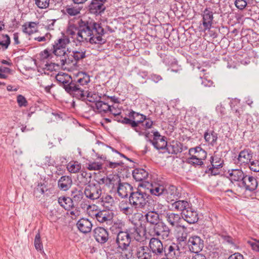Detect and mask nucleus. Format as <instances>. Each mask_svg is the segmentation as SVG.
Here are the masks:
<instances>
[{
    "label": "nucleus",
    "instance_id": "f3484780",
    "mask_svg": "<svg viewBox=\"0 0 259 259\" xmlns=\"http://www.w3.org/2000/svg\"><path fill=\"white\" fill-rule=\"evenodd\" d=\"M202 19L201 24L204 31L209 30L212 27L213 19V13L210 8H206L201 14Z\"/></svg>",
    "mask_w": 259,
    "mask_h": 259
},
{
    "label": "nucleus",
    "instance_id": "69168bd1",
    "mask_svg": "<svg viewBox=\"0 0 259 259\" xmlns=\"http://www.w3.org/2000/svg\"><path fill=\"white\" fill-rule=\"evenodd\" d=\"M247 243L251 247L253 250L259 252V240H249L247 241Z\"/></svg>",
    "mask_w": 259,
    "mask_h": 259
},
{
    "label": "nucleus",
    "instance_id": "7c9ffc66",
    "mask_svg": "<svg viewBox=\"0 0 259 259\" xmlns=\"http://www.w3.org/2000/svg\"><path fill=\"white\" fill-rule=\"evenodd\" d=\"M128 116L133 119L132 126H135L136 125L138 124L144 123V121L146 120L145 115L133 110L128 113Z\"/></svg>",
    "mask_w": 259,
    "mask_h": 259
},
{
    "label": "nucleus",
    "instance_id": "3c124183",
    "mask_svg": "<svg viewBox=\"0 0 259 259\" xmlns=\"http://www.w3.org/2000/svg\"><path fill=\"white\" fill-rule=\"evenodd\" d=\"M108 184L109 186L110 185H112L114 186L115 185H119V183H121V179L120 177L118 176V175H110L108 176Z\"/></svg>",
    "mask_w": 259,
    "mask_h": 259
},
{
    "label": "nucleus",
    "instance_id": "7ed1b4c3",
    "mask_svg": "<svg viewBox=\"0 0 259 259\" xmlns=\"http://www.w3.org/2000/svg\"><path fill=\"white\" fill-rule=\"evenodd\" d=\"M147 141L158 150L165 149L167 146V138L160 135L157 131H147Z\"/></svg>",
    "mask_w": 259,
    "mask_h": 259
},
{
    "label": "nucleus",
    "instance_id": "72a5a7b5",
    "mask_svg": "<svg viewBox=\"0 0 259 259\" xmlns=\"http://www.w3.org/2000/svg\"><path fill=\"white\" fill-rule=\"evenodd\" d=\"M157 176L155 174H149L147 172V189L150 192L151 189H154L159 184L157 183Z\"/></svg>",
    "mask_w": 259,
    "mask_h": 259
},
{
    "label": "nucleus",
    "instance_id": "c03bdc74",
    "mask_svg": "<svg viewBox=\"0 0 259 259\" xmlns=\"http://www.w3.org/2000/svg\"><path fill=\"white\" fill-rule=\"evenodd\" d=\"M206 242L210 247V249H214L218 248V238L215 235H208L206 238Z\"/></svg>",
    "mask_w": 259,
    "mask_h": 259
},
{
    "label": "nucleus",
    "instance_id": "338daca9",
    "mask_svg": "<svg viewBox=\"0 0 259 259\" xmlns=\"http://www.w3.org/2000/svg\"><path fill=\"white\" fill-rule=\"evenodd\" d=\"M123 164L124 163L122 161L112 162L110 161H107V162L105 163V166L110 168H115L118 166H122Z\"/></svg>",
    "mask_w": 259,
    "mask_h": 259
},
{
    "label": "nucleus",
    "instance_id": "4468645a",
    "mask_svg": "<svg viewBox=\"0 0 259 259\" xmlns=\"http://www.w3.org/2000/svg\"><path fill=\"white\" fill-rule=\"evenodd\" d=\"M162 256L165 257L161 259H176V257L180 253L179 244L172 242L164 246Z\"/></svg>",
    "mask_w": 259,
    "mask_h": 259
},
{
    "label": "nucleus",
    "instance_id": "bf43d9fd",
    "mask_svg": "<svg viewBox=\"0 0 259 259\" xmlns=\"http://www.w3.org/2000/svg\"><path fill=\"white\" fill-rule=\"evenodd\" d=\"M48 188L47 185L45 183H38L37 186L34 189V192L36 193H39L41 194H43L45 192L47 191Z\"/></svg>",
    "mask_w": 259,
    "mask_h": 259
},
{
    "label": "nucleus",
    "instance_id": "e2e57ef3",
    "mask_svg": "<svg viewBox=\"0 0 259 259\" xmlns=\"http://www.w3.org/2000/svg\"><path fill=\"white\" fill-rule=\"evenodd\" d=\"M3 36L4 38H5L6 39L3 41L0 40V46L4 48V50H6L11 43V39L8 34H3Z\"/></svg>",
    "mask_w": 259,
    "mask_h": 259
},
{
    "label": "nucleus",
    "instance_id": "a18cd8bd",
    "mask_svg": "<svg viewBox=\"0 0 259 259\" xmlns=\"http://www.w3.org/2000/svg\"><path fill=\"white\" fill-rule=\"evenodd\" d=\"M83 194L84 192L83 193L81 190L74 189L71 191V199L73 200V202L78 203L82 199Z\"/></svg>",
    "mask_w": 259,
    "mask_h": 259
},
{
    "label": "nucleus",
    "instance_id": "864d4df0",
    "mask_svg": "<svg viewBox=\"0 0 259 259\" xmlns=\"http://www.w3.org/2000/svg\"><path fill=\"white\" fill-rule=\"evenodd\" d=\"M156 203L150 195H147V211L156 210L154 208Z\"/></svg>",
    "mask_w": 259,
    "mask_h": 259
},
{
    "label": "nucleus",
    "instance_id": "f704fd0d",
    "mask_svg": "<svg viewBox=\"0 0 259 259\" xmlns=\"http://www.w3.org/2000/svg\"><path fill=\"white\" fill-rule=\"evenodd\" d=\"M58 203L65 210H69L74 206L73 200L69 197H60L58 199Z\"/></svg>",
    "mask_w": 259,
    "mask_h": 259
},
{
    "label": "nucleus",
    "instance_id": "a211bd4d",
    "mask_svg": "<svg viewBox=\"0 0 259 259\" xmlns=\"http://www.w3.org/2000/svg\"><path fill=\"white\" fill-rule=\"evenodd\" d=\"M165 218L167 222L172 227L179 228H182L186 229V227L182 225L183 218L181 214L175 213L174 212H166Z\"/></svg>",
    "mask_w": 259,
    "mask_h": 259
},
{
    "label": "nucleus",
    "instance_id": "aec40b11",
    "mask_svg": "<svg viewBox=\"0 0 259 259\" xmlns=\"http://www.w3.org/2000/svg\"><path fill=\"white\" fill-rule=\"evenodd\" d=\"M183 221H186L190 224H195L197 222L198 220V214L191 205L189 208L184 211L181 214Z\"/></svg>",
    "mask_w": 259,
    "mask_h": 259
},
{
    "label": "nucleus",
    "instance_id": "2eb2a0df",
    "mask_svg": "<svg viewBox=\"0 0 259 259\" xmlns=\"http://www.w3.org/2000/svg\"><path fill=\"white\" fill-rule=\"evenodd\" d=\"M102 194V189L100 184H90L84 189V194L85 197L92 200L99 199Z\"/></svg>",
    "mask_w": 259,
    "mask_h": 259
},
{
    "label": "nucleus",
    "instance_id": "dca6fc26",
    "mask_svg": "<svg viewBox=\"0 0 259 259\" xmlns=\"http://www.w3.org/2000/svg\"><path fill=\"white\" fill-rule=\"evenodd\" d=\"M169 154L177 155L188 149L187 146L177 140H172L168 143L165 149Z\"/></svg>",
    "mask_w": 259,
    "mask_h": 259
},
{
    "label": "nucleus",
    "instance_id": "2f4dec72",
    "mask_svg": "<svg viewBox=\"0 0 259 259\" xmlns=\"http://www.w3.org/2000/svg\"><path fill=\"white\" fill-rule=\"evenodd\" d=\"M97 221L100 223L110 222L113 218V213L104 210L100 211L95 215Z\"/></svg>",
    "mask_w": 259,
    "mask_h": 259
},
{
    "label": "nucleus",
    "instance_id": "c85d7f7f",
    "mask_svg": "<svg viewBox=\"0 0 259 259\" xmlns=\"http://www.w3.org/2000/svg\"><path fill=\"white\" fill-rule=\"evenodd\" d=\"M228 172L229 173L228 178L231 182H238L240 183L245 176L243 171L239 169L228 170Z\"/></svg>",
    "mask_w": 259,
    "mask_h": 259
},
{
    "label": "nucleus",
    "instance_id": "1a4fd4ad",
    "mask_svg": "<svg viewBox=\"0 0 259 259\" xmlns=\"http://www.w3.org/2000/svg\"><path fill=\"white\" fill-rule=\"evenodd\" d=\"M131 241L130 234L126 231H120L117 235L116 243L117 245L118 251H126Z\"/></svg>",
    "mask_w": 259,
    "mask_h": 259
},
{
    "label": "nucleus",
    "instance_id": "13d9d810",
    "mask_svg": "<svg viewBox=\"0 0 259 259\" xmlns=\"http://www.w3.org/2000/svg\"><path fill=\"white\" fill-rule=\"evenodd\" d=\"M34 243L36 250H42L43 247L41 241L40 233L39 232L35 235Z\"/></svg>",
    "mask_w": 259,
    "mask_h": 259
},
{
    "label": "nucleus",
    "instance_id": "e433bc0d",
    "mask_svg": "<svg viewBox=\"0 0 259 259\" xmlns=\"http://www.w3.org/2000/svg\"><path fill=\"white\" fill-rule=\"evenodd\" d=\"M209 161L211 165V168L219 169L223 166L224 160L217 155L211 156Z\"/></svg>",
    "mask_w": 259,
    "mask_h": 259
},
{
    "label": "nucleus",
    "instance_id": "393cba45",
    "mask_svg": "<svg viewBox=\"0 0 259 259\" xmlns=\"http://www.w3.org/2000/svg\"><path fill=\"white\" fill-rule=\"evenodd\" d=\"M172 209L174 210L181 211V214L186 210L191 205V204L185 200L178 199L174 201L171 204Z\"/></svg>",
    "mask_w": 259,
    "mask_h": 259
},
{
    "label": "nucleus",
    "instance_id": "052dcab7",
    "mask_svg": "<svg viewBox=\"0 0 259 259\" xmlns=\"http://www.w3.org/2000/svg\"><path fill=\"white\" fill-rule=\"evenodd\" d=\"M137 256L138 259H146V251H145L144 243L140 246L137 250Z\"/></svg>",
    "mask_w": 259,
    "mask_h": 259
},
{
    "label": "nucleus",
    "instance_id": "f8f14e48",
    "mask_svg": "<svg viewBox=\"0 0 259 259\" xmlns=\"http://www.w3.org/2000/svg\"><path fill=\"white\" fill-rule=\"evenodd\" d=\"M140 226L135 231V239L138 242H143L146 240V214L145 216L142 213H138Z\"/></svg>",
    "mask_w": 259,
    "mask_h": 259
},
{
    "label": "nucleus",
    "instance_id": "b1692460",
    "mask_svg": "<svg viewBox=\"0 0 259 259\" xmlns=\"http://www.w3.org/2000/svg\"><path fill=\"white\" fill-rule=\"evenodd\" d=\"M189 155H193V159L204 161L207 157L206 151L202 149L200 146H196L194 148H191L189 150Z\"/></svg>",
    "mask_w": 259,
    "mask_h": 259
},
{
    "label": "nucleus",
    "instance_id": "680f3d73",
    "mask_svg": "<svg viewBox=\"0 0 259 259\" xmlns=\"http://www.w3.org/2000/svg\"><path fill=\"white\" fill-rule=\"evenodd\" d=\"M88 169L90 170H100L102 169V164L98 162H91L88 164Z\"/></svg>",
    "mask_w": 259,
    "mask_h": 259
},
{
    "label": "nucleus",
    "instance_id": "6e6d98bb",
    "mask_svg": "<svg viewBox=\"0 0 259 259\" xmlns=\"http://www.w3.org/2000/svg\"><path fill=\"white\" fill-rule=\"evenodd\" d=\"M87 97L88 98V101L90 102H95V103L98 101H100L101 98V97L98 94L92 92L88 93Z\"/></svg>",
    "mask_w": 259,
    "mask_h": 259
},
{
    "label": "nucleus",
    "instance_id": "423d86ee",
    "mask_svg": "<svg viewBox=\"0 0 259 259\" xmlns=\"http://www.w3.org/2000/svg\"><path fill=\"white\" fill-rule=\"evenodd\" d=\"M64 89L73 98L81 100L85 99L84 90L82 88H79L78 84H76L75 80L72 79Z\"/></svg>",
    "mask_w": 259,
    "mask_h": 259
},
{
    "label": "nucleus",
    "instance_id": "09e8293b",
    "mask_svg": "<svg viewBox=\"0 0 259 259\" xmlns=\"http://www.w3.org/2000/svg\"><path fill=\"white\" fill-rule=\"evenodd\" d=\"M190 157L188 158L187 160V162L191 165L196 167L197 166L201 167L202 165H204V162L202 160H199V159L197 158L193 159V155H190Z\"/></svg>",
    "mask_w": 259,
    "mask_h": 259
},
{
    "label": "nucleus",
    "instance_id": "49530a36",
    "mask_svg": "<svg viewBox=\"0 0 259 259\" xmlns=\"http://www.w3.org/2000/svg\"><path fill=\"white\" fill-rule=\"evenodd\" d=\"M47 218L51 222H56L60 217L58 211L56 209H53L48 212Z\"/></svg>",
    "mask_w": 259,
    "mask_h": 259
},
{
    "label": "nucleus",
    "instance_id": "bb28decb",
    "mask_svg": "<svg viewBox=\"0 0 259 259\" xmlns=\"http://www.w3.org/2000/svg\"><path fill=\"white\" fill-rule=\"evenodd\" d=\"M76 226L81 232L86 234L91 232L93 225L89 219L81 218L78 221Z\"/></svg>",
    "mask_w": 259,
    "mask_h": 259
},
{
    "label": "nucleus",
    "instance_id": "6e6552de",
    "mask_svg": "<svg viewBox=\"0 0 259 259\" xmlns=\"http://www.w3.org/2000/svg\"><path fill=\"white\" fill-rule=\"evenodd\" d=\"M189 250L194 253H199L204 246V240L198 235L190 236L187 241Z\"/></svg>",
    "mask_w": 259,
    "mask_h": 259
},
{
    "label": "nucleus",
    "instance_id": "cd10ccee",
    "mask_svg": "<svg viewBox=\"0 0 259 259\" xmlns=\"http://www.w3.org/2000/svg\"><path fill=\"white\" fill-rule=\"evenodd\" d=\"M253 153L249 149H244L238 155V160L242 163L248 164L252 161Z\"/></svg>",
    "mask_w": 259,
    "mask_h": 259
},
{
    "label": "nucleus",
    "instance_id": "a19ab883",
    "mask_svg": "<svg viewBox=\"0 0 259 259\" xmlns=\"http://www.w3.org/2000/svg\"><path fill=\"white\" fill-rule=\"evenodd\" d=\"M155 38L150 43H147V48H149L151 49H156L158 51L163 50V48L165 49V46L162 42H160L161 40L159 37H155Z\"/></svg>",
    "mask_w": 259,
    "mask_h": 259
},
{
    "label": "nucleus",
    "instance_id": "0e129e2a",
    "mask_svg": "<svg viewBox=\"0 0 259 259\" xmlns=\"http://www.w3.org/2000/svg\"><path fill=\"white\" fill-rule=\"evenodd\" d=\"M17 102L19 107H26L28 102L26 98L22 95H19L17 97Z\"/></svg>",
    "mask_w": 259,
    "mask_h": 259
},
{
    "label": "nucleus",
    "instance_id": "6ab92c4d",
    "mask_svg": "<svg viewBox=\"0 0 259 259\" xmlns=\"http://www.w3.org/2000/svg\"><path fill=\"white\" fill-rule=\"evenodd\" d=\"M155 111L156 103L150 99H147V129L150 128L154 123Z\"/></svg>",
    "mask_w": 259,
    "mask_h": 259
},
{
    "label": "nucleus",
    "instance_id": "58836bf2",
    "mask_svg": "<svg viewBox=\"0 0 259 259\" xmlns=\"http://www.w3.org/2000/svg\"><path fill=\"white\" fill-rule=\"evenodd\" d=\"M147 41L149 43L152 41L153 40L157 37L156 36V31L155 30V26H153L150 23L147 24Z\"/></svg>",
    "mask_w": 259,
    "mask_h": 259
},
{
    "label": "nucleus",
    "instance_id": "20e7f679",
    "mask_svg": "<svg viewBox=\"0 0 259 259\" xmlns=\"http://www.w3.org/2000/svg\"><path fill=\"white\" fill-rule=\"evenodd\" d=\"M145 187L146 184L143 183H140L138 185V188L137 189L136 192H132L131 193V195L129 197L130 203L134 205L136 208H143L146 205V200L145 196L146 193L142 192L139 187Z\"/></svg>",
    "mask_w": 259,
    "mask_h": 259
},
{
    "label": "nucleus",
    "instance_id": "5fc2aeb1",
    "mask_svg": "<svg viewBox=\"0 0 259 259\" xmlns=\"http://www.w3.org/2000/svg\"><path fill=\"white\" fill-rule=\"evenodd\" d=\"M164 189L165 187L158 185L157 187H154V189L150 190V193L155 196H163V192L162 191L164 190Z\"/></svg>",
    "mask_w": 259,
    "mask_h": 259
},
{
    "label": "nucleus",
    "instance_id": "5701e85b",
    "mask_svg": "<svg viewBox=\"0 0 259 259\" xmlns=\"http://www.w3.org/2000/svg\"><path fill=\"white\" fill-rule=\"evenodd\" d=\"M133 188L131 185L127 183H121L118 185L117 193L118 195L121 198H126L128 194L131 195L133 192Z\"/></svg>",
    "mask_w": 259,
    "mask_h": 259
},
{
    "label": "nucleus",
    "instance_id": "de8ad7c7",
    "mask_svg": "<svg viewBox=\"0 0 259 259\" xmlns=\"http://www.w3.org/2000/svg\"><path fill=\"white\" fill-rule=\"evenodd\" d=\"M67 168L69 172L71 173H76L78 172L81 168V165L77 162L74 161L73 163L70 162L68 163Z\"/></svg>",
    "mask_w": 259,
    "mask_h": 259
},
{
    "label": "nucleus",
    "instance_id": "4be33fe9",
    "mask_svg": "<svg viewBox=\"0 0 259 259\" xmlns=\"http://www.w3.org/2000/svg\"><path fill=\"white\" fill-rule=\"evenodd\" d=\"M159 222V215L157 211H147V232Z\"/></svg>",
    "mask_w": 259,
    "mask_h": 259
},
{
    "label": "nucleus",
    "instance_id": "9d476101",
    "mask_svg": "<svg viewBox=\"0 0 259 259\" xmlns=\"http://www.w3.org/2000/svg\"><path fill=\"white\" fill-rule=\"evenodd\" d=\"M108 1V0H92L88 6L89 12L96 16L101 15L106 9Z\"/></svg>",
    "mask_w": 259,
    "mask_h": 259
},
{
    "label": "nucleus",
    "instance_id": "ddd939ff",
    "mask_svg": "<svg viewBox=\"0 0 259 259\" xmlns=\"http://www.w3.org/2000/svg\"><path fill=\"white\" fill-rule=\"evenodd\" d=\"M151 236H159L161 235L163 239L169 236L170 229L163 222H159L147 232Z\"/></svg>",
    "mask_w": 259,
    "mask_h": 259
},
{
    "label": "nucleus",
    "instance_id": "f03ea898",
    "mask_svg": "<svg viewBox=\"0 0 259 259\" xmlns=\"http://www.w3.org/2000/svg\"><path fill=\"white\" fill-rule=\"evenodd\" d=\"M70 42L68 36L63 33L60 37L55 40L53 45L52 53L55 56L61 57L62 65L69 64L73 62V60L70 59L66 54V47Z\"/></svg>",
    "mask_w": 259,
    "mask_h": 259
},
{
    "label": "nucleus",
    "instance_id": "ea45409f",
    "mask_svg": "<svg viewBox=\"0 0 259 259\" xmlns=\"http://www.w3.org/2000/svg\"><path fill=\"white\" fill-rule=\"evenodd\" d=\"M77 76L80 77L77 80H75V82L76 84H78L79 88H81V87L90 81V76L85 72H79Z\"/></svg>",
    "mask_w": 259,
    "mask_h": 259
},
{
    "label": "nucleus",
    "instance_id": "774afa93",
    "mask_svg": "<svg viewBox=\"0 0 259 259\" xmlns=\"http://www.w3.org/2000/svg\"><path fill=\"white\" fill-rule=\"evenodd\" d=\"M178 122V119L176 118H169L168 119V129L171 132L174 131Z\"/></svg>",
    "mask_w": 259,
    "mask_h": 259
},
{
    "label": "nucleus",
    "instance_id": "9b49d317",
    "mask_svg": "<svg viewBox=\"0 0 259 259\" xmlns=\"http://www.w3.org/2000/svg\"><path fill=\"white\" fill-rule=\"evenodd\" d=\"M163 192V196L166 201L169 203H172L174 201L181 198L182 194L174 185H169L165 187Z\"/></svg>",
    "mask_w": 259,
    "mask_h": 259
},
{
    "label": "nucleus",
    "instance_id": "f257e3e1",
    "mask_svg": "<svg viewBox=\"0 0 259 259\" xmlns=\"http://www.w3.org/2000/svg\"><path fill=\"white\" fill-rule=\"evenodd\" d=\"M77 30L76 38L79 42L84 41L92 44L103 45L106 42V39L102 36L105 34V30L101 24L93 20L83 21L80 19L77 22Z\"/></svg>",
    "mask_w": 259,
    "mask_h": 259
},
{
    "label": "nucleus",
    "instance_id": "4d7b16f0",
    "mask_svg": "<svg viewBox=\"0 0 259 259\" xmlns=\"http://www.w3.org/2000/svg\"><path fill=\"white\" fill-rule=\"evenodd\" d=\"M50 0H34L35 4L41 9H46L49 7Z\"/></svg>",
    "mask_w": 259,
    "mask_h": 259
},
{
    "label": "nucleus",
    "instance_id": "8fccbe9b",
    "mask_svg": "<svg viewBox=\"0 0 259 259\" xmlns=\"http://www.w3.org/2000/svg\"><path fill=\"white\" fill-rule=\"evenodd\" d=\"M52 48L49 49L47 48L40 53V58L41 60L46 59H51L53 57Z\"/></svg>",
    "mask_w": 259,
    "mask_h": 259
},
{
    "label": "nucleus",
    "instance_id": "a878e982",
    "mask_svg": "<svg viewBox=\"0 0 259 259\" xmlns=\"http://www.w3.org/2000/svg\"><path fill=\"white\" fill-rule=\"evenodd\" d=\"M58 187L61 191H67L72 185L71 177L68 176H62L58 181Z\"/></svg>",
    "mask_w": 259,
    "mask_h": 259
},
{
    "label": "nucleus",
    "instance_id": "c756f323",
    "mask_svg": "<svg viewBox=\"0 0 259 259\" xmlns=\"http://www.w3.org/2000/svg\"><path fill=\"white\" fill-rule=\"evenodd\" d=\"M218 134L213 130H207L204 134L205 141L213 147L217 145Z\"/></svg>",
    "mask_w": 259,
    "mask_h": 259
},
{
    "label": "nucleus",
    "instance_id": "c9c22d12",
    "mask_svg": "<svg viewBox=\"0 0 259 259\" xmlns=\"http://www.w3.org/2000/svg\"><path fill=\"white\" fill-rule=\"evenodd\" d=\"M95 105L98 112L100 113H105L108 111L111 113L113 111L112 108H114L113 106L109 105L107 103L101 100L97 102V103H95Z\"/></svg>",
    "mask_w": 259,
    "mask_h": 259
},
{
    "label": "nucleus",
    "instance_id": "39448f33",
    "mask_svg": "<svg viewBox=\"0 0 259 259\" xmlns=\"http://www.w3.org/2000/svg\"><path fill=\"white\" fill-rule=\"evenodd\" d=\"M149 252H147V259H155V256H162L164 246L158 238H152L149 243Z\"/></svg>",
    "mask_w": 259,
    "mask_h": 259
},
{
    "label": "nucleus",
    "instance_id": "603ef678",
    "mask_svg": "<svg viewBox=\"0 0 259 259\" xmlns=\"http://www.w3.org/2000/svg\"><path fill=\"white\" fill-rule=\"evenodd\" d=\"M135 131L139 134L140 136H143L146 137V124L144 123L136 124L135 126H132Z\"/></svg>",
    "mask_w": 259,
    "mask_h": 259
},
{
    "label": "nucleus",
    "instance_id": "4c0bfd02",
    "mask_svg": "<svg viewBox=\"0 0 259 259\" xmlns=\"http://www.w3.org/2000/svg\"><path fill=\"white\" fill-rule=\"evenodd\" d=\"M146 170L143 168H136L133 171V176L137 181H142L144 184L146 181H143L146 178Z\"/></svg>",
    "mask_w": 259,
    "mask_h": 259
},
{
    "label": "nucleus",
    "instance_id": "412c9836",
    "mask_svg": "<svg viewBox=\"0 0 259 259\" xmlns=\"http://www.w3.org/2000/svg\"><path fill=\"white\" fill-rule=\"evenodd\" d=\"M93 232L94 237L98 242L104 244L107 241L109 234L106 229L103 227H97Z\"/></svg>",
    "mask_w": 259,
    "mask_h": 259
},
{
    "label": "nucleus",
    "instance_id": "37998d69",
    "mask_svg": "<svg viewBox=\"0 0 259 259\" xmlns=\"http://www.w3.org/2000/svg\"><path fill=\"white\" fill-rule=\"evenodd\" d=\"M85 53L86 51L84 49H79L78 50L73 51V55H72L71 56H72L76 62L73 63V62L72 63H73V64H76L78 61L85 58Z\"/></svg>",
    "mask_w": 259,
    "mask_h": 259
},
{
    "label": "nucleus",
    "instance_id": "79ce46f5",
    "mask_svg": "<svg viewBox=\"0 0 259 259\" xmlns=\"http://www.w3.org/2000/svg\"><path fill=\"white\" fill-rule=\"evenodd\" d=\"M230 107L232 112L235 114V115L238 117H240L243 110L240 107L239 102L236 100L232 101L230 102Z\"/></svg>",
    "mask_w": 259,
    "mask_h": 259
},
{
    "label": "nucleus",
    "instance_id": "0eeeda50",
    "mask_svg": "<svg viewBox=\"0 0 259 259\" xmlns=\"http://www.w3.org/2000/svg\"><path fill=\"white\" fill-rule=\"evenodd\" d=\"M238 186L246 191L254 192L257 190L258 183L257 179L253 176L245 175L243 179L238 184Z\"/></svg>",
    "mask_w": 259,
    "mask_h": 259
},
{
    "label": "nucleus",
    "instance_id": "473e14b6",
    "mask_svg": "<svg viewBox=\"0 0 259 259\" xmlns=\"http://www.w3.org/2000/svg\"><path fill=\"white\" fill-rule=\"evenodd\" d=\"M56 80L58 81L59 85L63 89L69 83L72 79L71 76L68 74L63 73H58L56 76Z\"/></svg>",
    "mask_w": 259,
    "mask_h": 259
}]
</instances>
